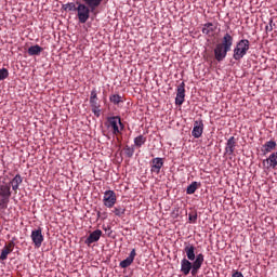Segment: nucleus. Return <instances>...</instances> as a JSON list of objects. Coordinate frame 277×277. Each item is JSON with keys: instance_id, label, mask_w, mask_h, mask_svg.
Segmentation results:
<instances>
[{"instance_id": "obj_1", "label": "nucleus", "mask_w": 277, "mask_h": 277, "mask_svg": "<svg viewBox=\"0 0 277 277\" xmlns=\"http://www.w3.org/2000/svg\"><path fill=\"white\" fill-rule=\"evenodd\" d=\"M105 0H82V2H76V12L79 23L82 25L90 21V14H98V9Z\"/></svg>"}, {"instance_id": "obj_2", "label": "nucleus", "mask_w": 277, "mask_h": 277, "mask_svg": "<svg viewBox=\"0 0 277 277\" xmlns=\"http://www.w3.org/2000/svg\"><path fill=\"white\" fill-rule=\"evenodd\" d=\"M202 263H205V254L202 253L197 254L196 260L193 263L190 260L184 258L181 261V272L184 276H189V272L192 276H196L200 271V267H202Z\"/></svg>"}, {"instance_id": "obj_3", "label": "nucleus", "mask_w": 277, "mask_h": 277, "mask_svg": "<svg viewBox=\"0 0 277 277\" xmlns=\"http://www.w3.org/2000/svg\"><path fill=\"white\" fill-rule=\"evenodd\" d=\"M233 36L226 32L222 39V42L217 43L214 49V57L216 62H223L226 58V55H228V52L230 49H233Z\"/></svg>"}, {"instance_id": "obj_4", "label": "nucleus", "mask_w": 277, "mask_h": 277, "mask_svg": "<svg viewBox=\"0 0 277 277\" xmlns=\"http://www.w3.org/2000/svg\"><path fill=\"white\" fill-rule=\"evenodd\" d=\"M248 51H250V40L242 39L238 41L234 49V60L236 62L243 60V57H246V55L248 54Z\"/></svg>"}, {"instance_id": "obj_5", "label": "nucleus", "mask_w": 277, "mask_h": 277, "mask_svg": "<svg viewBox=\"0 0 277 277\" xmlns=\"http://www.w3.org/2000/svg\"><path fill=\"white\" fill-rule=\"evenodd\" d=\"M107 128L111 129L113 135H120L124 130V123H122L120 116L107 117Z\"/></svg>"}, {"instance_id": "obj_6", "label": "nucleus", "mask_w": 277, "mask_h": 277, "mask_svg": "<svg viewBox=\"0 0 277 277\" xmlns=\"http://www.w3.org/2000/svg\"><path fill=\"white\" fill-rule=\"evenodd\" d=\"M103 202L107 209H114V206L117 202L116 193L114 190H106L104 193Z\"/></svg>"}, {"instance_id": "obj_7", "label": "nucleus", "mask_w": 277, "mask_h": 277, "mask_svg": "<svg viewBox=\"0 0 277 277\" xmlns=\"http://www.w3.org/2000/svg\"><path fill=\"white\" fill-rule=\"evenodd\" d=\"M30 239L35 246V248H40L42 242L44 241V235H42V228L38 227L34 229L30 235Z\"/></svg>"}, {"instance_id": "obj_8", "label": "nucleus", "mask_w": 277, "mask_h": 277, "mask_svg": "<svg viewBox=\"0 0 277 277\" xmlns=\"http://www.w3.org/2000/svg\"><path fill=\"white\" fill-rule=\"evenodd\" d=\"M14 246H16V243L14 242V240H10L1 250V254H0V261H8V255L12 254V252H14Z\"/></svg>"}, {"instance_id": "obj_9", "label": "nucleus", "mask_w": 277, "mask_h": 277, "mask_svg": "<svg viewBox=\"0 0 277 277\" xmlns=\"http://www.w3.org/2000/svg\"><path fill=\"white\" fill-rule=\"evenodd\" d=\"M185 103V82L177 85L175 105H183Z\"/></svg>"}, {"instance_id": "obj_10", "label": "nucleus", "mask_w": 277, "mask_h": 277, "mask_svg": "<svg viewBox=\"0 0 277 277\" xmlns=\"http://www.w3.org/2000/svg\"><path fill=\"white\" fill-rule=\"evenodd\" d=\"M203 131H205V123L202 122V120H196L194 122V128L192 131L193 137H195L196 140H198L199 137H202Z\"/></svg>"}, {"instance_id": "obj_11", "label": "nucleus", "mask_w": 277, "mask_h": 277, "mask_svg": "<svg viewBox=\"0 0 277 277\" xmlns=\"http://www.w3.org/2000/svg\"><path fill=\"white\" fill-rule=\"evenodd\" d=\"M161 168H163V158H154L150 161V172L151 174H160Z\"/></svg>"}, {"instance_id": "obj_12", "label": "nucleus", "mask_w": 277, "mask_h": 277, "mask_svg": "<svg viewBox=\"0 0 277 277\" xmlns=\"http://www.w3.org/2000/svg\"><path fill=\"white\" fill-rule=\"evenodd\" d=\"M135 256H137V253L135 252V249H132L129 256L119 263L121 269H127V267H131V265H133V261H135Z\"/></svg>"}, {"instance_id": "obj_13", "label": "nucleus", "mask_w": 277, "mask_h": 277, "mask_svg": "<svg viewBox=\"0 0 277 277\" xmlns=\"http://www.w3.org/2000/svg\"><path fill=\"white\" fill-rule=\"evenodd\" d=\"M265 164H266V170H269V168H272L273 170H276V167H277V151L271 154L267 159L263 160L264 168H265Z\"/></svg>"}, {"instance_id": "obj_14", "label": "nucleus", "mask_w": 277, "mask_h": 277, "mask_svg": "<svg viewBox=\"0 0 277 277\" xmlns=\"http://www.w3.org/2000/svg\"><path fill=\"white\" fill-rule=\"evenodd\" d=\"M184 252L187 256V261H196V247L192 243L185 242Z\"/></svg>"}, {"instance_id": "obj_15", "label": "nucleus", "mask_w": 277, "mask_h": 277, "mask_svg": "<svg viewBox=\"0 0 277 277\" xmlns=\"http://www.w3.org/2000/svg\"><path fill=\"white\" fill-rule=\"evenodd\" d=\"M102 235L103 232L101 229H96L89 235V237L84 240V243L87 246H92V243H96V241L101 239Z\"/></svg>"}, {"instance_id": "obj_16", "label": "nucleus", "mask_w": 277, "mask_h": 277, "mask_svg": "<svg viewBox=\"0 0 277 277\" xmlns=\"http://www.w3.org/2000/svg\"><path fill=\"white\" fill-rule=\"evenodd\" d=\"M237 147V138L235 136H232L227 140L225 151L227 155H234L235 148Z\"/></svg>"}, {"instance_id": "obj_17", "label": "nucleus", "mask_w": 277, "mask_h": 277, "mask_svg": "<svg viewBox=\"0 0 277 277\" xmlns=\"http://www.w3.org/2000/svg\"><path fill=\"white\" fill-rule=\"evenodd\" d=\"M23 183V176L21 174H16L14 179L9 183L10 188L12 187L15 194L18 192V186Z\"/></svg>"}, {"instance_id": "obj_18", "label": "nucleus", "mask_w": 277, "mask_h": 277, "mask_svg": "<svg viewBox=\"0 0 277 277\" xmlns=\"http://www.w3.org/2000/svg\"><path fill=\"white\" fill-rule=\"evenodd\" d=\"M276 146V141H268L262 146V151L264 155H267L268 153H272V150H275Z\"/></svg>"}, {"instance_id": "obj_19", "label": "nucleus", "mask_w": 277, "mask_h": 277, "mask_svg": "<svg viewBox=\"0 0 277 277\" xmlns=\"http://www.w3.org/2000/svg\"><path fill=\"white\" fill-rule=\"evenodd\" d=\"M90 105L91 107H101V103H98V95L96 93V89H93L91 91V95H90Z\"/></svg>"}, {"instance_id": "obj_20", "label": "nucleus", "mask_w": 277, "mask_h": 277, "mask_svg": "<svg viewBox=\"0 0 277 277\" xmlns=\"http://www.w3.org/2000/svg\"><path fill=\"white\" fill-rule=\"evenodd\" d=\"M217 29V26L213 23H206L202 27V34H206V36H209V34H213Z\"/></svg>"}, {"instance_id": "obj_21", "label": "nucleus", "mask_w": 277, "mask_h": 277, "mask_svg": "<svg viewBox=\"0 0 277 277\" xmlns=\"http://www.w3.org/2000/svg\"><path fill=\"white\" fill-rule=\"evenodd\" d=\"M44 49L38 44L31 45L28 48V55L34 56V55H40Z\"/></svg>"}, {"instance_id": "obj_22", "label": "nucleus", "mask_w": 277, "mask_h": 277, "mask_svg": "<svg viewBox=\"0 0 277 277\" xmlns=\"http://www.w3.org/2000/svg\"><path fill=\"white\" fill-rule=\"evenodd\" d=\"M10 184L1 185L0 186V197L10 198L12 196V192L10 190Z\"/></svg>"}, {"instance_id": "obj_23", "label": "nucleus", "mask_w": 277, "mask_h": 277, "mask_svg": "<svg viewBox=\"0 0 277 277\" xmlns=\"http://www.w3.org/2000/svg\"><path fill=\"white\" fill-rule=\"evenodd\" d=\"M198 187H200V183L193 182L190 185L187 186L186 194H188V196H192V194H196Z\"/></svg>"}, {"instance_id": "obj_24", "label": "nucleus", "mask_w": 277, "mask_h": 277, "mask_svg": "<svg viewBox=\"0 0 277 277\" xmlns=\"http://www.w3.org/2000/svg\"><path fill=\"white\" fill-rule=\"evenodd\" d=\"M113 213L117 217H122V215H124V213H127V208H124V206H117L114 208Z\"/></svg>"}, {"instance_id": "obj_25", "label": "nucleus", "mask_w": 277, "mask_h": 277, "mask_svg": "<svg viewBox=\"0 0 277 277\" xmlns=\"http://www.w3.org/2000/svg\"><path fill=\"white\" fill-rule=\"evenodd\" d=\"M146 144V136L138 135L134 138V145L137 146V148H142Z\"/></svg>"}, {"instance_id": "obj_26", "label": "nucleus", "mask_w": 277, "mask_h": 277, "mask_svg": "<svg viewBox=\"0 0 277 277\" xmlns=\"http://www.w3.org/2000/svg\"><path fill=\"white\" fill-rule=\"evenodd\" d=\"M109 101L114 105H120V103H124V101H122V97H121L120 94H113V95H110L109 96Z\"/></svg>"}, {"instance_id": "obj_27", "label": "nucleus", "mask_w": 277, "mask_h": 277, "mask_svg": "<svg viewBox=\"0 0 277 277\" xmlns=\"http://www.w3.org/2000/svg\"><path fill=\"white\" fill-rule=\"evenodd\" d=\"M63 10H65V12H76L77 4H75V2H68L63 4Z\"/></svg>"}, {"instance_id": "obj_28", "label": "nucleus", "mask_w": 277, "mask_h": 277, "mask_svg": "<svg viewBox=\"0 0 277 277\" xmlns=\"http://www.w3.org/2000/svg\"><path fill=\"white\" fill-rule=\"evenodd\" d=\"M123 150H124V155H126L129 159H131V157H133V155H135V148L130 147L129 145H127Z\"/></svg>"}, {"instance_id": "obj_29", "label": "nucleus", "mask_w": 277, "mask_h": 277, "mask_svg": "<svg viewBox=\"0 0 277 277\" xmlns=\"http://www.w3.org/2000/svg\"><path fill=\"white\" fill-rule=\"evenodd\" d=\"M8 77H10V71L8 70V68H1L0 69V81L8 79Z\"/></svg>"}, {"instance_id": "obj_30", "label": "nucleus", "mask_w": 277, "mask_h": 277, "mask_svg": "<svg viewBox=\"0 0 277 277\" xmlns=\"http://www.w3.org/2000/svg\"><path fill=\"white\" fill-rule=\"evenodd\" d=\"M10 197H0V209H8Z\"/></svg>"}, {"instance_id": "obj_31", "label": "nucleus", "mask_w": 277, "mask_h": 277, "mask_svg": "<svg viewBox=\"0 0 277 277\" xmlns=\"http://www.w3.org/2000/svg\"><path fill=\"white\" fill-rule=\"evenodd\" d=\"M92 113L94 114V116H96V118L101 117V106H96V107H91Z\"/></svg>"}, {"instance_id": "obj_32", "label": "nucleus", "mask_w": 277, "mask_h": 277, "mask_svg": "<svg viewBox=\"0 0 277 277\" xmlns=\"http://www.w3.org/2000/svg\"><path fill=\"white\" fill-rule=\"evenodd\" d=\"M196 220H198V214H195V215L189 214V221L193 222V224H196Z\"/></svg>"}, {"instance_id": "obj_33", "label": "nucleus", "mask_w": 277, "mask_h": 277, "mask_svg": "<svg viewBox=\"0 0 277 277\" xmlns=\"http://www.w3.org/2000/svg\"><path fill=\"white\" fill-rule=\"evenodd\" d=\"M97 215H101V212H97Z\"/></svg>"}]
</instances>
